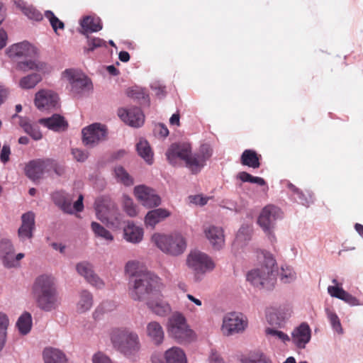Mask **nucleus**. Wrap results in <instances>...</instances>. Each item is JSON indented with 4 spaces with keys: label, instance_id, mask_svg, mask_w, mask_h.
<instances>
[{
    "label": "nucleus",
    "instance_id": "obj_1",
    "mask_svg": "<svg viewBox=\"0 0 363 363\" xmlns=\"http://www.w3.org/2000/svg\"><path fill=\"white\" fill-rule=\"evenodd\" d=\"M252 257L259 263V266L250 270L247 274V281L259 289L272 290L277 282V261L274 255L266 250L252 247Z\"/></svg>",
    "mask_w": 363,
    "mask_h": 363
},
{
    "label": "nucleus",
    "instance_id": "obj_2",
    "mask_svg": "<svg viewBox=\"0 0 363 363\" xmlns=\"http://www.w3.org/2000/svg\"><path fill=\"white\" fill-rule=\"evenodd\" d=\"M32 292L37 306L43 311L52 312L59 308L61 298L55 279L49 274L38 276L33 284Z\"/></svg>",
    "mask_w": 363,
    "mask_h": 363
},
{
    "label": "nucleus",
    "instance_id": "obj_3",
    "mask_svg": "<svg viewBox=\"0 0 363 363\" xmlns=\"http://www.w3.org/2000/svg\"><path fill=\"white\" fill-rule=\"evenodd\" d=\"M164 285L155 274L149 272L143 276L129 281L128 294L135 301H147L162 291Z\"/></svg>",
    "mask_w": 363,
    "mask_h": 363
},
{
    "label": "nucleus",
    "instance_id": "obj_4",
    "mask_svg": "<svg viewBox=\"0 0 363 363\" xmlns=\"http://www.w3.org/2000/svg\"><path fill=\"white\" fill-rule=\"evenodd\" d=\"M110 339L113 346L127 357L135 355L141 350V342L138 333L130 328H112Z\"/></svg>",
    "mask_w": 363,
    "mask_h": 363
},
{
    "label": "nucleus",
    "instance_id": "obj_5",
    "mask_svg": "<svg viewBox=\"0 0 363 363\" xmlns=\"http://www.w3.org/2000/svg\"><path fill=\"white\" fill-rule=\"evenodd\" d=\"M151 242L162 252L171 256H179L186 248L185 238L177 232L169 234L155 233L151 237Z\"/></svg>",
    "mask_w": 363,
    "mask_h": 363
},
{
    "label": "nucleus",
    "instance_id": "obj_6",
    "mask_svg": "<svg viewBox=\"0 0 363 363\" xmlns=\"http://www.w3.org/2000/svg\"><path fill=\"white\" fill-rule=\"evenodd\" d=\"M167 330L169 335L179 342H189L196 337L194 332L187 323L186 318L179 311L174 312L169 317Z\"/></svg>",
    "mask_w": 363,
    "mask_h": 363
},
{
    "label": "nucleus",
    "instance_id": "obj_7",
    "mask_svg": "<svg viewBox=\"0 0 363 363\" xmlns=\"http://www.w3.org/2000/svg\"><path fill=\"white\" fill-rule=\"evenodd\" d=\"M61 79L74 94H80L92 89L91 80L77 69H66L61 74Z\"/></svg>",
    "mask_w": 363,
    "mask_h": 363
},
{
    "label": "nucleus",
    "instance_id": "obj_8",
    "mask_svg": "<svg viewBox=\"0 0 363 363\" xmlns=\"http://www.w3.org/2000/svg\"><path fill=\"white\" fill-rule=\"evenodd\" d=\"M282 217L283 213L279 207L269 204L261 210L257 218V224L269 239L272 240L274 238L273 231L276 223Z\"/></svg>",
    "mask_w": 363,
    "mask_h": 363
},
{
    "label": "nucleus",
    "instance_id": "obj_9",
    "mask_svg": "<svg viewBox=\"0 0 363 363\" xmlns=\"http://www.w3.org/2000/svg\"><path fill=\"white\" fill-rule=\"evenodd\" d=\"M186 264L196 277L203 276L215 268V263L206 253L199 250L191 251L186 257Z\"/></svg>",
    "mask_w": 363,
    "mask_h": 363
},
{
    "label": "nucleus",
    "instance_id": "obj_10",
    "mask_svg": "<svg viewBox=\"0 0 363 363\" xmlns=\"http://www.w3.org/2000/svg\"><path fill=\"white\" fill-rule=\"evenodd\" d=\"M248 326V319L239 312H230L223 317L221 332L225 336L242 333Z\"/></svg>",
    "mask_w": 363,
    "mask_h": 363
},
{
    "label": "nucleus",
    "instance_id": "obj_11",
    "mask_svg": "<svg viewBox=\"0 0 363 363\" xmlns=\"http://www.w3.org/2000/svg\"><path fill=\"white\" fill-rule=\"evenodd\" d=\"M264 314L269 324L281 327L292 316L293 308L289 303L273 305L265 308Z\"/></svg>",
    "mask_w": 363,
    "mask_h": 363
},
{
    "label": "nucleus",
    "instance_id": "obj_12",
    "mask_svg": "<svg viewBox=\"0 0 363 363\" xmlns=\"http://www.w3.org/2000/svg\"><path fill=\"white\" fill-rule=\"evenodd\" d=\"M107 135V129L101 123H93L82 129V142L89 147H94L104 141Z\"/></svg>",
    "mask_w": 363,
    "mask_h": 363
},
{
    "label": "nucleus",
    "instance_id": "obj_13",
    "mask_svg": "<svg viewBox=\"0 0 363 363\" xmlns=\"http://www.w3.org/2000/svg\"><path fill=\"white\" fill-rule=\"evenodd\" d=\"M168 161L173 165L177 164L178 160L185 162L189 169V162H192L191 147L189 143L172 144L166 152Z\"/></svg>",
    "mask_w": 363,
    "mask_h": 363
},
{
    "label": "nucleus",
    "instance_id": "obj_14",
    "mask_svg": "<svg viewBox=\"0 0 363 363\" xmlns=\"http://www.w3.org/2000/svg\"><path fill=\"white\" fill-rule=\"evenodd\" d=\"M54 167L52 159H38L30 161L25 167L26 176L33 181L40 179Z\"/></svg>",
    "mask_w": 363,
    "mask_h": 363
},
{
    "label": "nucleus",
    "instance_id": "obj_15",
    "mask_svg": "<svg viewBox=\"0 0 363 363\" xmlns=\"http://www.w3.org/2000/svg\"><path fill=\"white\" fill-rule=\"evenodd\" d=\"M133 193L138 202L145 208H152L161 203V199L155 191L145 185L136 186Z\"/></svg>",
    "mask_w": 363,
    "mask_h": 363
},
{
    "label": "nucleus",
    "instance_id": "obj_16",
    "mask_svg": "<svg viewBox=\"0 0 363 363\" xmlns=\"http://www.w3.org/2000/svg\"><path fill=\"white\" fill-rule=\"evenodd\" d=\"M55 203L65 213L72 214L74 212H80L84 208L83 196L80 194L78 199L72 205V198L71 196L57 192L53 195Z\"/></svg>",
    "mask_w": 363,
    "mask_h": 363
},
{
    "label": "nucleus",
    "instance_id": "obj_17",
    "mask_svg": "<svg viewBox=\"0 0 363 363\" xmlns=\"http://www.w3.org/2000/svg\"><path fill=\"white\" fill-rule=\"evenodd\" d=\"M75 269L77 274L84 277L86 282L93 287L99 289L104 288L105 283L104 280L94 272V267L90 262L87 261L79 262L77 263Z\"/></svg>",
    "mask_w": 363,
    "mask_h": 363
},
{
    "label": "nucleus",
    "instance_id": "obj_18",
    "mask_svg": "<svg viewBox=\"0 0 363 363\" xmlns=\"http://www.w3.org/2000/svg\"><path fill=\"white\" fill-rule=\"evenodd\" d=\"M6 55L13 60L20 58H33L38 55L37 48L27 41L13 44L6 51Z\"/></svg>",
    "mask_w": 363,
    "mask_h": 363
},
{
    "label": "nucleus",
    "instance_id": "obj_19",
    "mask_svg": "<svg viewBox=\"0 0 363 363\" xmlns=\"http://www.w3.org/2000/svg\"><path fill=\"white\" fill-rule=\"evenodd\" d=\"M213 149L208 144H203L198 151L192 153V162H189V169L193 174H197L206 165V162L212 156Z\"/></svg>",
    "mask_w": 363,
    "mask_h": 363
},
{
    "label": "nucleus",
    "instance_id": "obj_20",
    "mask_svg": "<svg viewBox=\"0 0 363 363\" xmlns=\"http://www.w3.org/2000/svg\"><path fill=\"white\" fill-rule=\"evenodd\" d=\"M96 215L99 220L104 223H108L115 228H118L121 224L123 216L117 213L115 218H113V213L116 211L115 205L107 206L104 204H96Z\"/></svg>",
    "mask_w": 363,
    "mask_h": 363
},
{
    "label": "nucleus",
    "instance_id": "obj_21",
    "mask_svg": "<svg viewBox=\"0 0 363 363\" xmlns=\"http://www.w3.org/2000/svg\"><path fill=\"white\" fill-rule=\"evenodd\" d=\"M118 116L125 124L134 127H140L145 121L142 111L137 107L126 109L121 108L118 110Z\"/></svg>",
    "mask_w": 363,
    "mask_h": 363
},
{
    "label": "nucleus",
    "instance_id": "obj_22",
    "mask_svg": "<svg viewBox=\"0 0 363 363\" xmlns=\"http://www.w3.org/2000/svg\"><path fill=\"white\" fill-rule=\"evenodd\" d=\"M58 95L52 90L41 89L35 94V105L38 109H50L57 106Z\"/></svg>",
    "mask_w": 363,
    "mask_h": 363
},
{
    "label": "nucleus",
    "instance_id": "obj_23",
    "mask_svg": "<svg viewBox=\"0 0 363 363\" xmlns=\"http://www.w3.org/2000/svg\"><path fill=\"white\" fill-rule=\"evenodd\" d=\"M292 343L299 349H303L311 339V330L306 323H302L296 327L290 337Z\"/></svg>",
    "mask_w": 363,
    "mask_h": 363
},
{
    "label": "nucleus",
    "instance_id": "obj_24",
    "mask_svg": "<svg viewBox=\"0 0 363 363\" xmlns=\"http://www.w3.org/2000/svg\"><path fill=\"white\" fill-rule=\"evenodd\" d=\"M147 308L155 315L164 317L172 311L170 304L163 298L162 291L155 297L150 296L146 301Z\"/></svg>",
    "mask_w": 363,
    "mask_h": 363
},
{
    "label": "nucleus",
    "instance_id": "obj_25",
    "mask_svg": "<svg viewBox=\"0 0 363 363\" xmlns=\"http://www.w3.org/2000/svg\"><path fill=\"white\" fill-rule=\"evenodd\" d=\"M203 233L214 249L220 250L225 244V235L223 228L214 225L203 226Z\"/></svg>",
    "mask_w": 363,
    "mask_h": 363
},
{
    "label": "nucleus",
    "instance_id": "obj_26",
    "mask_svg": "<svg viewBox=\"0 0 363 363\" xmlns=\"http://www.w3.org/2000/svg\"><path fill=\"white\" fill-rule=\"evenodd\" d=\"M144 237V230L142 227L137 225L133 221H128L123 228V238L129 243L139 244Z\"/></svg>",
    "mask_w": 363,
    "mask_h": 363
},
{
    "label": "nucleus",
    "instance_id": "obj_27",
    "mask_svg": "<svg viewBox=\"0 0 363 363\" xmlns=\"http://www.w3.org/2000/svg\"><path fill=\"white\" fill-rule=\"evenodd\" d=\"M332 282L334 285L328 287V293L330 296L340 299L350 306L359 305L358 299L345 291L341 286H339L336 279H333Z\"/></svg>",
    "mask_w": 363,
    "mask_h": 363
},
{
    "label": "nucleus",
    "instance_id": "obj_28",
    "mask_svg": "<svg viewBox=\"0 0 363 363\" xmlns=\"http://www.w3.org/2000/svg\"><path fill=\"white\" fill-rule=\"evenodd\" d=\"M166 363H186V357L184 352L179 347H172L164 352ZM152 363H163L156 355L151 357Z\"/></svg>",
    "mask_w": 363,
    "mask_h": 363
},
{
    "label": "nucleus",
    "instance_id": "obj_29",
    "mask_svg": "<svg viewBox=\"0 0 363 363\" xmlns=\"http://www.w3.org/2000/svg\"><path fill=\"white\" fill-rule=\"evenodd\" d=\"M22 224L18 229V237L24 241L33 237V231L35 228V216L32 212H27L22 215Z\"/></svg>",
    "mask_w": 363,
    "mask_h": 363
},
{
    "label": "nucleus",
    "instance_id": "obj_30",
    "mask_svg": "<svg viewBox=\"0 0 363 363\" xmlns=\"http://www.w3.org/2000/svg\"><path fill=\"white\" fill-rule=\"evenodd\" d=\"M147 337L155 345H160L164 340V331L161 324L155 320L149 322L145 328Z\"/></svg>",
    "mask_w": 363,
    "mask_h": 363
},
{
    "label": "nucleus",
    "instance_id": "obj_31",
    "mask_svg": "<svg viewBox=\"0 0 363 363\" xmlns=\"http://www.w3.org/2000/svg\"><path fill=\"white\" fill-rule=\"evenodd\" d=\"M16 69L23 72L35 70L43 74L51 71V67L48 63L37 59L18 62L16 65Z\"/></svg>",
    "mask_w": 363,
    "mask_h": 363
},
{
    "label": "nucleus",
    "instance_id": "obj_32",
    "mask_svg": "<svg viewBox=\"0 0 363 363\" xmlns=\"http://www.w3.org/2000/svg\"><path fill=\"white\" fill-rule=\"evenodd\" d=\"M125 274L129 277V281L139 278L145 274L150 272L145 265L137 259L128 261L124 267Z\"/></svg>",
    "mask_w": 363,
    "mask_h": 363
},
{
    "label": "nucleus",
    "instance_id": "obj_33",
    "mask_svg": "<svg viewBox=\"0 0 363 363\" xmlns=\"http://www.w3.org/2000/svg\"><path fill=\"white\" fill-rule=\"evenodd\" d=\"M170 216V212L164 208H156L150 211L144 219L145 225L147 228L154 229L157 223Z\"/></svg>",
    "mask_w": 363,
    "mask_h": 363
},
{
    "label": "nucleus",
    "instance_id": "obj_34",
    "mask_svg": "<svg viewBox=\"0 0 363 363\" xmlns=\"http://www.w3.org/2000/svg\"><path fill=\"white\" fill-rule=\"evenodd\" d=\"M44 363H68L65 353L55 347H45L43 352Z\"/></svg>",
    "mask_w": 363,
    "mask_h": 363
},
{
    "label": "nucleus",
    "instance_id": "obj_35",
    "mask_svg": "<svg viewBox=\"0 0 363 363\" xmlns=\"http://www.w3.org/2000/svg\"><path fill=\"white\" fill-rule=\"evenodd\" d=\"M14 250L11 241L4 240L0 242V257L6 267H15Z\"/></svg>",
    "mask_w": 363,
    "mask_h": 363
},
{
    "label": "nucleus",
    "instance_id": "obj_36",
    "mask_svg": "<svg viewBox=\"0 0 363 363\" xmlns=\"http://www.w3.org/2000/svg\"><path fill=\"white\" fill-rule=\"evenodd\" d=\"M94 305L93 294L86 289L79 292L78 300L76 304V311L78 313H85L91 310Z\"/></svg>",
    "mask_w": 363,
    "mask_h": 363
},
{
    "label": "nucleus",
    "instance_id": "obj_37",
    "mask_svg": "<svg viewBox=\"0 0 363 363\" xmlns=\"http://www.w3.org/2000/svg\"><path fill=\"white\" fill-rule=\"evenodd\" d=\"M82 29V33H94L102 29L101 19L96 16H87L83 18L80 21Z\"/></svg>",
    "mask_w": 363,
    "mask_h": 363
},
{
    "label": "nucleus",
    "instance_id": "obj_38",
    "mask_svg": "<svg viewBox=\"0 0 363 363\" xmlns=\"http://www.w3.org/2000/svg\"><path fill=\"white\" fill-rule=\"evenodd\" d=\"M39 123L54 131L64 130L67 125L64 118L58 114H54L50 118H41Z\"/></svg>",
    "mask_w": 363,
    "mask_h": 363
},
{
    "label": "nucleus",
    "instance_id": "obj_39",
    "mask_svg": "<svg viewBox=\"0 0 363 363\" xmlns=\"http://www.w3.org/2000/svg\"><path fill=\"white\" fill-rule=\"evenodd\" d=\"M91 229L94 234V236L101 240H103L104 244L110 245L114 241V236L105 227L96 222L91 223Z\"/></svg>",
    "mask_w": 363,
    "mask_h": 363
},
{
    "label": "nucleus",
    "instance_id": "obj_40",
    "mask_svg": "<svg viewBox=\"0 0 363 363\" xmlns=\"http://www.w3.org/2000/svg\"><path fill=\"white\" fill-rule=\"evenodd\" d=\"M136 150L138 155L149 164L153 162V153L147 140L140 139L136 144Z\"/></svg>",
    "mask_w": 363,
    "mask_h": 363
},
{
    "label": "nucleus",
    "instance_id": "obj_41",
    "mask_svg": "<svg viewBox=\"0 0 363 363\" xmlns=\"http://www.w3.org/2000/svg\"><path fill=\"white\" fill-rule=\"evenodd\" d=\"M252 235V225L251 224L244 223L238 230L235 245H242L247 244L251 240Z\"/></svg>",
    "mask_w": 363,
    "mask_h": 363
},
{
    "label": "nucleus",
    "instance_id": "obj_42",
    "mask_svg": "<svg viewBox=\"0 0 363 363\" xmlns=\"http://www.w3.org/2000/svg\"><path fill=\"white\" fill-rule=\"evenodd\" d=\"M32 325V316L28 312H24L22 313L16 322V327L20 334L23 335H26L30 333Z\"/></svg>",
    "mask_w": 363,
    "mask_h": 363
},
{
    "label": "nucleus",
    "instance_id": "obj_43",
    "mask_svg": "<svg viewBox=\"0 0 363 363\" xmlns=\"http://www.w3.org/2000/svg\"><path fill=\"white\" fill-rule=\"evenodd\" d=\"M42 76L38 73H33L23 77L18 82V86L23 89H31L42 81Z\"/></svg>",
    "mask_w": 363,
    "mask_h": 363
},
{
    "label": "nucleus",
    "instance_id": "obj_44",
    "mask_svg": "<svg viewBox=\"0 0 363 363\" xmlns=\"http://www.w3.org/2000/svg\"><path fill=\"white\" fill-rule=\"evenodd\" d=\"M116 304L111 301H105L100 303L92 313V317L95 320H100L103 316L116 309Z\"/></svg>",
    "mask_w": 363,
    "mask_h": 363
},
{
    "label": "nucleus",
    "instance_id": "obj_45",
    "mask_svg": "<svg viewBox=\"0 0 363 363\" xmlns=\"http://www.w3.org/2000/svg\"><path fill=\"white\" fill-rule=\"evenodd\" d=\"M241 163L243 165L258 168L260 165L259 157L255 151L252 150H245L241 155Z\"/></svg>",
    "mask_w": 363,
    "mask_h": 363
},
{
    "label": "nucleus",
    "instance_id": "obj_46",
    "mask_svg": "<svg viewBox=\"0 0 363 363\" xmlns=\"http://www.w3.org/2000/svg\"><path fill=\"white\" fill-rule=\"evenodd\" d=\"M325 311L333 330L340 335H342L344 330L337 313L329 308H325Z\"/></svg>",
    "mask_w": 363,
    "mask_h": 363
},
{
    "label": "nucleus",
    "instance_id": "obj_47",
    "mask_svg": "<svg viewBox=\"0 0 363 363\" xmlns=\"http://www.w3.org/2000/svg\"><path fill=\"white\" fill-rule=\"evenodd\" d=\"M113 174L117 182L125 186H131L134 183L133 177L121 166H117L114 168Z\"/></svg>",
    "mask_w": 363,
    "mask_h": 363
},
{
    "label": "nucleus",
    "instance_id": "obj_48",
    "mask_svg": "<svg viewBox=\"0 0 363 363\" xmlns=\"http://www.w3.org/2000/svg\"><path fill=\"white\" fill-rule=\"evenodd\" d=\"M15 4L20 7L23 13L30 19L39 21L43 19L42 14L35 8L30 6H26L25 3L21 0H15Z\"/></svg>",
    "mask_w": 363,
    "mask_h": 363
},
{
    "label": "nucleus",
    "instance_id": "obj_49",
    "mask_svg": "<svg viewBox=\"0 0 363 363\" xmlns=\"http://www.w3.org/2000/svg\"><path fill=\"white\" fill-rule=\"evenodd\" d=\"M122 206L123 211L130 217H135L138 214V208L133 200L127 195L122 197Z\"/></svg>",
    "mask_w": 363,
    "mask_h": 363
},
{
    "label": "nucleus",
    "instance_id": "obj_50",
    "mask_svg": "<svg viewBox=\"0 0 363 363\" xmlns=\"http://www.w3.org/2000/svg\"><path fill=\"white\" fill-rule=\"evenodd\" d=\"M265 334L270 340H279L284 343H286L291 340L290 337L281 330L274 329L272 328H267L265 329Z\"/></svg>",
    "mask_w": 363,
    "mask_h": 363
},
{
    "label": "nucleus",
    "instance_id": "obj_51",
    "mask_svg": "<svg viewBox=\"0 0 363 363\" xmlns=\"http://www.w3.org/2000/svg\"><path fill=\"white\" fill-rule=\"evenodd\" d=\"M21 126L23 130L28 134L33 140H39L42 138V133L36 125H33L26 121L21 122Z\"/></svg>",
    "mask_w": 363,
    "mask_h": 363
},
{
    "label": "nucleus",
    "instance_id": "obj_52",
    "mask_svg": "<svg viewBox=\"0 0 363 363\" xmlns=\"http://www.w3.org/2000/svg\"><path fill=\"white\" fill-rule=\"evenodd\" d=\"M280 279L284 284L294 282L296 279V273L289 266H282L280 272Z\"/></svg>",
    "mask_w": 363,
    "mask_h": 363
},
{
    "label": "nucleus",
    "instance_id": "obj_53",
    "mask_svg": "<svg viewBox=\"0 0 363 363\" xmlns=\"http://www.w3.org/2000/svg\"><path fill=\"white\" fill-rule=\"evenodd\" d=\"M237 178L243 182L257 184L259 186H264L266 182L264 179L259 177H254L246 172H241L237 175Z\"/></svg>",
    "mask_w": 363,
    "mask_h": 363
},
{
    "label": "nucleus",
    "instance_id": "obj_54",
    "mask_svg": "<svg viewBox=\"0 0 363 363\" xmlns=\"http://www.w3.org/2000/svg\"><path fill=\"white\" fill-rule=\"evenodd\" d=\"M186 296L189 301V303H184L185 308L188 311L194 313L197 311L196 307H201L203 306L202 301L192 294H187Z\"/></svg>",
    "mask_w": 363,
    "mask_h": 363
},
{
    "label": "nucleus",
    "instance_id": "obj_55",
    "mask_svg": "<svg viewBox=\"0 0 363 363\" xmlns=\"http://www.w3.org/2000/svg\"><path fill=\"white\" fill-rule=\"evenodd\" d=\"M289 189L294 194L297 196L298 201L303 206H308L311 201V196H309V198L306 196L304 194L300 191L297 187H296L294 184L289 183L288 184Z\"/></svg>",
    "mask_w": 363,
    "mask_h": 363
},
{
    "label": "nucleus",
    "instance_id": "obj_56",
    "mask_svg": "<svg viewBox=\"0 0 363 363\" xmlns=\"http://www.w3.org/2000/svg\"><path fill=\"white\" fill-rule=\"evenodd\" d=\"M245 363H272V360L264 353L257 352L249 357Z\"/></svg>",
    "mask_w": 363,
    "mask_h": 363
},
{
    "label": "nucleus",
    "instance_id": "obj_57",
    "mask_svg": "<svg viewBox=\"0 0 363 363\" xmlns=\"http://www.w3.org/2000/svg\"><path fill=\"white\" fill-rule=\"evenodd\" d=\"M45 16L49 20L50 25L55 32H57L58 28L63 29L64 23L62 21L59 20L51 11H46L45 12Z\"/></svg>",
    "mask_w": 363,
    "mask_h": 363
},
{
    "label": "nucleus",
    "instance_id": "obj_58",
    "mask_svg": "<svg viewBox=\"0 0 363 363\" xmlns=\"http://www.w3.org/2000/svg\"><path fill=\"white\" fill-rule=\"evenodd\" d=\"M86 52L93 51L95 49L106 46V41L99 38H88Z\"/></svg>",
    "mask_w": 363,
    "mask_h": 363
},
{
    "label": "nucleus",
    "instance_id": "obj_59",
    "mask_svg": "<svg viewBox=\"0 0 363 363\" xmlns=\"http://www.w3.org/2000/svg\"><path fill=\"white\" fill-rule=\"evenodd\" d=\"M72 155L74 159L79 162H84L89 157V153L86 151L79 148L72 149Z\"/></svg>",
    "mask_w": 363,
    "mask_h": 363
},
{
    "label": "nucleus",
    "instance_id": "obj_60",
    "mask_svg": "<svg viewBox=\"0 0 363 363\" xmlns=\"http://www.w3.org/2000/svg\"><path fill=\"white\" fill-rule=\"evenodd\" d=\"M151 89L159 97H163L166 94L165 86L160 82H154L151 84Z\"/></svg>",
    "mask_w": 363,
    "mask_h": 363
},
{
    "label": "nucleus",
    "instance_id": "obj_61",
    "mask_svg": "<svg viewBox=\"0 0 363 363\" xmlns=\"http://www.w3.org/2000/svg\"><path fill=\"white\" fill-rule=\"evenodd\" d=\"M92 363H113V362L107 355L99 352L93 355Z\"/></svg>",
    "mask_w": 363,
    "mask_h": 363
},
{
    "label": "nucleus",
    "instance_id": "obj_62",
    "mask_svg": "<svg viewBox=\"0 0 363 363\" xmlns=\"http://www.w3.org/2000/svg\"><path fill=\"white\" fill-rule=\"evenodd\" d=\"M190 201L192 203L203 206L208 202V198L202 195H195L189 197Z\"/></svg>",
    "mask_w": 363,
    "mask_h": 363
},
{
    "label": "nucleus",
    "instance_id": "obj_63",
    "mask_svg": "<svg viewBox=\"0 0 363 363\" xmlns=\"http://www.w3.org/2000/svg\"><path fill=\"white\" fill-rule=\"evenodd\" d=\"M10 154L11 150L9 145H4L0 153V160L5 164L9 160Z\"/></svg>",
    "mask_w": 363,
    "mask_h": 363
},
{
    "label": "nucleus",
    "instance_id": "obj_64",
    "mask_svg": "<svg viewBox=\"0 0 363 363\" xmlns=\"http://www.w3.org/2000/svg\"><path fill=\"white\" fill-rule=\"evenodd\" d=\"M154 131L155 134H157L163 138H165L169 135V130L162 123L157 124L155 126Z\"/></svg>",
    "mask_w": 363,
    "mask_h": 363
}]
</instances>
